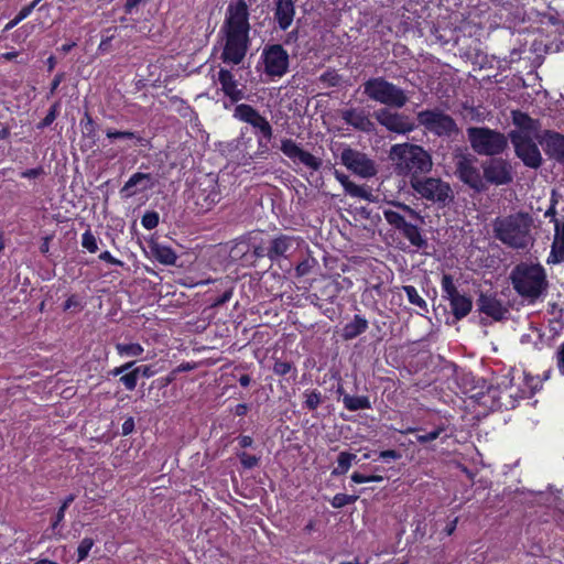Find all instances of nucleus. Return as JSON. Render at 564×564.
I'll return each mask as SVG.
<instances>
[{"label": "nucleus", "mask_w": 564, "mask_h": 564, "mask_svg": "<svg viewBox=\"0 0 564 564\" xmlns=\"http://www.w3.org/2000/svg\"><path fill=\"white\" fill-rule=\"evenodd\" d=\"M375 118L387 130L399 134L412 132L415 128L409 116L392 112L388 108L379 109L375 112Z\"/></svg>", "instance_id": "18"}, {"label": "nucleus", "mask_w": 564, "mask_h": 564, "mask_svg": "<svg viewBox=\"0 0 564 564\" xmlns=\"http://www.w3.org/2000/svg\"><path fill=\"white\" fill-rule=\"evenodd\" d=\"M446 431V425L444 423L438 424L434 430L425 434L416 435V442L424 445L436 438L441 437V435Z\"/></svg>", "instance_id": "43"}, {"label": "nucleus", "mask_w": 564, "mask_h": 564, "mask_svg": "<svg viewBox=\"0 0 564 564\" xmlns=\"http://www.w3.org/2000/svg\"><path fill=\"white\" fill-rule=\"evenodd\" d=\"M151 256L161 264L174 265L176 262V253L171 247L163 246L159 242L151 241L149 243Z\"/></svg>", "instance_id": "30"}, {"label": "nucleus", "mask_w": 564, "mask_h": 564, "mask_svg": "<svg viewBox=\"0 0 564 564\" xmlns=\"http://www.w3.org/2000/svg\"><path fill=\"white\" fill-rule=\"evenodd\" d=\"M302 242L304 240L299 236L288 234L272 236L270 239L269 259L272 262H278L282 258L288 259L300 248Z\"/></svg>", "instance_id": "17"}, {"label": "nucleus", "mask_w": 564, "mask_h": 564, "mask_svg": "<svg viewBox=\"0 0 564 564\" xmlns=\"http://www.w3.org/2000/svg\"><path fill=\"white\" fill-rule=\"evenodd\" d=\"M554 239L546 262L549 264H558L564 262V221L561 224L555 219Z\"/></svg>", "instance_id": "27"}, {"label": "nucleus", "mask_w": 564, "mask_h": 564, "mask_svg": "<svg viewBox=\"0 0 564 564\" xmlns=\"http://www.w3.org/2000/svg\"><path fill=\"white\" fill-rule=\"evenodd\" d=\"M343 119L347 124L361 131H368L371 126V122L365 111L356 108L345 110L343 112Z\"/></svg>", "instance_id": "31"}, {"label": "nucleus", "mask_w": 564, "mask_h": 564, "mask_svg": "<svg viewBox=\"0 0 564 564\" xmlns=\"http://www.w3.org/2000/svg\"><path fill=\"white\" fill-rule=\"evenodd\" d=\"M231 297H232V290L231 289L226 290L221 295L215 297L212 301V306L219 307V306L224 305L225 303H227Z\"/></svg>", "instance_id": "61"}, {"label": "nucleus", "mask_w": 564, "mask_h": 564, "mask_svg": "<svg viewBox=\"0 0 564 564\" xmlns=\"http://www.w3.org/2000/svg\"><path fill=\"white\" fill-rule=\"evenodd\" d=\"M513 290L523 299L535 301L547 289L545 269L540 263H518L510 273Z\"/></svg>", "instance_id": "4"}, {"label": "nucleus", "mask_w": 564, "mask_h": 564, "mask_svg": "<svg viewBox=\"0 0 564 564\" xmlns=\"http://www.w3.org/2000/svg\"><path fill=\"white\" fill-rule=\"evenodd\" d=\"M175 380H176V371L172 370L165 377H160L156 380H154L153 384H155L159 389H164V388L169 387Z\"/></svg>", "instance_id": "57"}, {"label": "nucleus", "mask_w": 564, "mask_h": 564, "mask_svg": "<svg viewBox=\"0 0 564 564\" xmlns=\"http://www.w3.org/2000/svg\"><path fill=\"white\" fill-rule=\"evenodd\" d=\"M45 174L44 167L42 165H39L33 169L24 170L20 173V177L28 178V180H34L40 176H43Z\"/></svg>", "instance_id": "55"}, {"label": "nucleus", "mask_w": 564, "mask_h": 564, "mask_svg": "<svg viewBox=\"0 0 564 564\" xmlns=\"http://www.w3.org/2000/svg\"><path fill=\"white\" fill-rule=\"evenodd\" d=\"M116 28H107L102 31L101 41L98 45V52L106 53L111 48V42L115 39Z\"/></svg>", "instance_id": "46"}, {"label": "nucleus", "mask_w": 564, "mask_h": 564, "mask_svg": "<svg viewBox=\"0 0 564 564\" xmlns=\"http://www.w3.org/2000/svg\"><path fill=\"white\" fill-rule=\"evenodd\" d=\"M476 305L480 314L490 317L495 322H501L508 318L509 307L503 303L497 292H480Z\"/></svg>", "instance_id": "15"}, {"label": "nucleus", "mask_w": 564, "mask_h": 564, "mask_svg": "<svg viewBox=\"0 0 564 564\" xmlns=\"http://www.w3.org/2000/svg\"><path fill=\"white\" fill-rule=\"evenodd\" d=\"M402 290L406 294L409 303L419 307L423 313L429 312L426 301L419 294L417 290L413 285H403Z\"/></svg>", "instance_id": "38"}, {"label": "nucleus", "mask_w": 564, "mask_h": 564, "mask_svg": "<svg viewBox=\"0 0 564 564\" xmlns=\"http://www.w3.org/2000/svg\"><path fill=\"white\" fill-rule=\"evenodd\" d=\"M511 119L512 123L518 128L516 130L518 133L531 135V133H536L541 127L538 119L531 118L527 112L519 109L511 111Z\"/></svg>", "instance_id": "28"}, {"label": "nucleus", "mask_w": 564, "mask_h": 564, "mask_svg": "<svg viewBox=\"0 0 564 564\" xmlns=\"http://www.w3.org/2000/svg\"><path fill=\"white\" fill-rule=\"evenodd\" d=\"M83 307H84V304L82 302V299L77 294H72L70 296H68L67 300L63 304L64 311H72V310L80 311Z\"/></svg>", "instance_id": "53"}, {"label": "nucleus", "mask_w": 564, "mask_h": 564, "mask_svg": "<svg viewBox=\"0 0 564 564\" xmlns=\"http://www.w3.org/2000/svg\"><path fill=\"white\" fill-rule=\"evenodd\" d=\"M416 120L420 126L438 137H451L458 130L455 120L438 108L417 112Z\"/></svg>", "instance_id": "10"}, {"label": "nucleus", "mask_w": 564, "mask_h": 564, "mask_svg": "<svg viewBox=\"0 0 564 564\" xmlns=\"http://www.w3.org/2000/svg\"><path fill=\"white\" fill-rule=\"evenodd\" d=\"M341 163L352 173L361 177H371L377 173L376 165L371 159L351 148L344 149L340 154Z\"/></svg>", "instance_id": "16"}, {"label": "nucleus", "mask_w": 564, "mask_h": 564, "mask_svg": "<svg viewBox=\"0 0 564 564\" xmlns=\"http://www.w3.org/2000/svg\"><path fill=\"white\" fill-rule=\"evenodd\" d=\"M532 217L527 212L498 216L492 221L494 237L512 249H525L531 236Z\"/></svg>", "instance_id": "3"}, {"label": "nucleus", "mask_w": 564, "mask_h": 564, "mask_svg": "<svg viewBox=\"0 0 564 564\" xmlns=\"http://www.w3.org/2000/svg\"><path fill=\"white\" fill-rule=\"evenodd\" d=\"M271 238V236L264 235L263 231L249 232L247 237L248 251L251 252L256 259H269Z\"/></svg>", "instance_id": "25"}, {"label": "nucleus", "mask_w": 564, "mask_h": 564, "mask_svg": "<svg viewBox=\"0 0 564 564\" xmlns=\"http://www.w3.org/2000/svg\"><path fill=\"white\" fill-rule=\"evenodd\" d=\"M79 126L82 128V133L85 139H88L91 145H95L97 142L96 130L97 124L89 112H85L84 117L80 119Z\"/></svg>", "instance_id": "35"}, {"label": "nucleus", "mask_w": 564, "mask_h": 564, "mask_svg": "<svg viewBox=\"0 0 564 564\" xmlns=\"http://www.w3.org/2000/svg\"><path fill=\"white\" fill-rule=\"evenodd\" d=\"M303 409L315 411L323 403V394L317 389H306L303 392Z\"/></svg>", "instance_id": "37"}, {"label": "nucleus", "mask_w": 564, "mask_h": 564, "mask_svg": "<svg viewBox=\"0 0 564 564\" xmlns=\"http://www.w3.org/2000/svg\"><path fill=\"white\" fill-rule=\"evenodd\" d=\"M364 94L373 101L388 107L402 108L409 98L405 91L384 77H371L364 85Z\"/></svg>", "instance_id": "6"}, {"label": "nucleus", "mask_w": 564, "mask_h": 564, "mask_svg": "<svg viewBox=\"0 0 564 564\" xmlns=\"http://www.w3.org/2000/svg\"><path fill=\"white\" fill-rule=\"evenodd\" d=\"M138 375L134 368L128 372L120 375L119 382L123 384L128 391H133L138 384Z\"/></svg>", "instance_id": "47"}, {"label": "nucleus", "mask_w": 564, "mask_h": 564, "mask_svg": "<svg viewBox=\"0 0 564 564\" xmlns=\"http://www.w3.org/2000/svg\"><path fill=\"white\" fill-rule=\"evenodd\" d=\"M99 260L105 261L108 264L121 267L123 265V262L117 258H115L109 251H102L98 256Z\"/></svg>", "instance_id": "62"}, {"label": "nucleus", "mask_w": 564, "mask_h": 564, "mask_svg": "<svg viewBox=\"0 0 564 564\" xmlns=\"http://www.w3.org/2000/svg\"><path fill=\"white\" fill-rule=\"evenodd\" d=\"M66 509L59 506L55 514L51 519V530L57 534L59 533V529L62 528V522L65 519Z\"/></svg>", "instance_id": "52"}, {"label": "nucleus", "mask_w": 564, "mask_h": 564, "mask_svg": "<svg viewBox=\"0 0 564 564\" xmlns=\"http://www.w3.org/2000/svg\"><path fill=\"white\" fill-rule=\"evenodd\" d=\"M155 185L154 178L150 173L137 172L130 176L120 189L123 198L134 196L137 193L152 189Z\"/></svg>", "instance_id": "24"}, {"label": "nucleus", "mask_w": 564, "mask_h": 564, "mask_svg": "<svg viewBox=\"0 0 564 564\" xmlns=\"http://www.w3.org/2000/svg\"><path fill=\"white\" fill-rule=\"evenodd\" d=\"M341 402L348 411L355 412L359 410H369L372 408L370 398L368 395H350L344 394Z\"/></svg>", "instance_id": "33"}, {"label": "nucleus", "mask_w": 564, "mask_h": 564, "mask_svg": "<svg viewBox=\"0 0 564 564\" xmlns=\"http://www.w3.org/2000/svg\"><path fill=\"white\" fill-rule=\"evenodd\" d=\"M192 198L197 214L209 212L221 199V193L217 180L206 177L200 181L193 191Z\"/></svg>", "instance_id": "14"}, {"label": "nucleus", "mask_w": 564, "mask_h": 564, "mask_svg": "<svg viewBox=\"0 0 564 564\" xmlns=\"http://www.w3.org/2000/svg\"><path fill=\"white\" fill-rule=\"evenodd\" d=\"M234 117L241 122L250 124L257 139H272L273 128L269 120L258 109L248 104H239L235 107Z\"/></svg>", "instance_id": "13"}, {"label": "nucleus", "mask_w": 564, "mask_h": 564, "mask_svg": "<svg viewBox=\"0 0 564 564\" xmlns=\"http://www.w3.org/2000/svg\"><path fill=\"white\" fill-rule=\"evenodd\" d=\"M106 135L108 139H127V140H134L135 145L139 147H148L150 145V140L142 137L139 132L135 131H129V130H115V129H107Z\"/></svg>", "instance_id": "34"}, {"label": "nucleus", "mask_w": 564, "mask_h": 564, "mask_svg": "<svg viewBox=\"0 0 564 564\" xmlns=\"http://www.w3.org/2000/svg\"><path fill=\"white\" fill-rule=\"evenodd\" d=\"M239 458L240 464L246 469H252L259 464V457L256 455L248 454L246 452H239L236 454Z\"/></svg>", "instance_id": "50"}, {"label": "nucleus", "mask_w": 564, "mask_h": 564, "mask_svg": "<svg viewBox=\"0 0 564 564\" xmlns=\"http://www.w3.org/2000/svg\"><path fill=\"white\" fill-rule=\"evenodd\" d=\"M344 191L351 197L370 200L371 193L366 187L357 185L352 181H349L347 184H345Z\"/></svg>", "instance_id": "40"}, {"label": "nucleus", "mask_w": 564, "mask_h": 564, "mask_svg": "<svg viewBox=\"0 0 564 564\" xmlns=\"http://www.w3.org/2000/svg\"><path fill=\"white\" fill-rule=\"evenodd\" d=\"M64 79H65V73L64 72H59V73H57L54 76V78H53V80L51 82V85H50V94H48L47 98H50L51 96H53L56 93L58 86L61 85V83Z\"/></svg>", "instance_id": "63"}, {"label": "nucleus", "mask_w": 564, "mask_h": 564, "mask_svg": "<svg viewBox=\"0 0 564 564\" xmlns=\"http://www.w3.org/2000/svg\"><path fill=\"white\" fill-rule=\"evenodd\" d=\"M61 110V101L57 100L53 105H51L46 116L36 123V129L44 130L45 128L50 127L59 115Z\"/></svg>", "instance_id": "41"}, {"label": "nucleus", "mask_w": 564, "mask_h": 564, "mask_svg": "<svg viewBox=\"0 0 564 564\" xmlns=\"http://www.w3.org/2000/svg\"><path fill=\"white\" fill-rule=\"evenodd\" d=\"M467 137L471 149L479 155H499L508 148L509 135L488 127H470Z\"/></svg>", "instance_id": "5"}, {"label": "nucleus", "mask_w": 564, "mask_h": 564, "mask_svg": "<svg viewBox=\"0 0 564 564\" xmlns=\"http://www.w3.org/2000/svg\"><path fill=\"white\" fill-rule=\"evenodd\" d=\"M80 243H82V247L90 253H95L98 251L97 238L93 234L90 228H88L85 232H83Z\"/></svg>", "instance_id": "44"}, {"label": "nucleus", "mask_w": 564, "mask_h": 564, "mask_svg": "<svg viewBox=\"0 0 564 564\" xmlns=\"http://www.w3.org/2000/svg\"><path fill=\"white\" fill-rule=\"evenodd\" d=\"M160 223V216L158 212L150 210L145 212L141 218V225L148 230H152L158 227Z\"/></svg>", "instance_id": "49"}, {"label": "nucleus", "mask_w": 564, "mask_h": 564, "mask_svg": "<svg viewBox=\"0 0 564 564\" xmlns=\"http://www.w3.org/2000/svg\"><path fill=\"white\" fill-rule=\"evenodd\" d=\"M272 371L275 376L283 378L288 382H295L297 378V368L293 361L274 359Z\"/></svg>", "instance_id": "32"}, {"label": "nucleus", "mask_w": 564, "mask_h": 564, "mask_svg": "<svg viewBox=\"0 0 564 564\" xmlns=\"http://www.w3.org/2000/svg\"><path fill=\"white\" fill-rule=\"evenodd\" d=\"M358 496L355 495H346V494H336L330 500L332 507L336 509H340L347 505H352L357 501Z\"/></svg>", "instance_id": "48"}, {"label": "nucleus", "mask_w": 564, "mask_h": 564, "mask_svg": "<svg viewBox=\"0 0 564 564\" xmlns=\"http://www.w3.org/2000/svg\"><path fill=\"white\" fill-rule=\"evenodd\" d=\"M341 76L334 68L326 69L321 76L319 82L327 87H337L340 85Z\"/></svg>", "instance_id": "42"}, {"label": "nucleus", "mask_w": 564, "mask_h": 564, "mask_svg": "<svg viewBox=\"0 0 564 564\" xmlns=\"http://www.w3.org/2000/svg\"><path fill=\"white\" fill-rule=\"evenodd\" d=\"M386 221L397 230L410 245L417 250H425L429 247L427 238L423 234V229L408 221L405 216L393 209H383Z\"/></svg>", "instance_id": "8"}, {"label": "nucleus", "mask_w": 564, "mask_h": 564, "mask_svg": "<svg viewBox=\"0 0 564 564\" xmlns=\"http://www.w3.org/2000/svg\"><path fill=\"white\" fill-rule=\"evenodd\" d=\"M115 347L121 357H140L144 351V348L139 343H117Z\"/></svg>", "instance_id": "39"}, {"label": "nucleus", "mask_w": 564, "mask_h": 564, "mask_svg": "<svg viewBox=\"0 0 564 564\" xmlns=\"http://www.w3.org/2000/svg\"><path fill=\"white\" fill-rule=\"evenodd\" d=\"M314 262V259H304L301 262H299L297 265L295 267L296 276L301 278L307 275L311 272Z\"/></svg>", "instance_id": "54"}, {"label": "nucleus", "mask_w": 564, "mask_h": 564, "mask_svg": "<svg viewBox=\"0 0 564 564\" xmlns=\"http://www.w3.org/2000/svg\"><path fill=\"white\" fill-rule=\"evenodd\" d=\"M456 174L458 178L476 192H482L485 184L479 170L468 156H462L456 163Z\"/></svg>", "instance_id": "21"}, {"label": "nucleus", "mask_w": 564, "mask_h": 564, "mask_svg": "<svg viewBox=\"0 0 564 564\" xmlns=\"http://www.w3.org/2000/svg\"><path fill=\"white\" fill-rule=\"evenodd\" d=\"M369 327L367 318L362 315L355 314L349 323H346L341 329L344 340H352L366 333Z\"/></svg>", "instance_id": "29"}, {"label": "nucleus", "mask_w": 564, "mask_h": 564, "mask_svg": "<svg viewBox=\"0 0 564 564\" xmlns=\"http://www.w3.org/2000/svg\"><path fill=\"white\" fill-rule=\"evenodd\" d=\"M357 456L349 452H340L337 457V466L332 470V475L335 477L345 475L352 463L356 460Z\"/></svg>", "instance_id": "36"}, {"label": "nucleus", "mask_w": 564, "mask_h": 564, "mask_svg": "<svg viewBox=\"0 0 564 564\" xmlns=\"http://www.w3.org/2000/svg\"><path fill=\"white\" fill-rule=\"evenodd\" d=\"M556 366L558 372L564 376V341L558 346L556 351Z\"/></svg>", "instance_id": "64"}, {"label": "nucleus", "mask_w": 564, "mask_h": 564, "mask_svg": "<svg viewBox=\"0 0 564 564\" xmlns=\"http://www.w3.org/2000/svg\"><path fill=\"white\" fill-rule=\"evenodd\" d=\"M95 545V540L93 538H84L78 546H77V562H83L85 561L88 555H89V552L91 551L93 546Z\"/></svg>", "instance_id": "45"}, {"label": "nucleus", "mask_w": 564, "mask_h": 564, "mask_svg": "<svg viewBox=\"0 0 564 564\" xmlns=\"http://www.w3.org/2000/svg\"><path fill=\"white\" fill-rule=\"evenodd\" d=\"M142 2H145V0H126L123 4L124 14L131 15L134 12H138V8Z\"/></svg>", "instance_id": "60"}, {"label": "nucleus", "mask_w": 564, "mask_h": 564, "mask_svg": "<svg viewBox=\"0 0 564 564\" xmlns=\"http://www.w3.org/2000/svg\"><path fill=\"white\" fill-rule=\"evenodd\" d=\"M443 297L448 300L451 311L455 319L465 318L473 310V301L468 295L458 292L451 274H443L441 280Z\"/></svg>", "instance_id": "11"}, {"label": "nucleus", "mask_w": 564, "mask_h": 564, "mask_svg": "<svg viewBox=\"0 0 564 564\" xmlns=\"http://www.w3.org/2000/svg\"><path fill=\"white\" fill-rule=\"evenodd\" d=\"M294 0H275L274 20L280 30L286 31L291 26L294 20Z\"/></svg>", "instance_id": "26"}, {"label": "nucleus", "mask_w": 564, "mask_h": 564, "mask_svg": "<svg viewBox=\"0 0 564 564\" xmlns=\"http://www.w3.org/2000/svg\"><path fill=\"white\" fill-rule=\"evenodd\" d=\"M485 180L496 186L507 185L512 182L510 163L505 159H491L482 165Z\"/></svg>", "instance_id": "19"}, {"label": "nucleus", "mask_w": 564, "mask_h": 564, "mask_svg": "<svg viewBox=\"0 0 564 564\" xmlns=\"http://www.w3.org/2000/svg\"><path fill=\"white\" fill-rule=\"evenodd\" d=\"M509 140L513 145L516 156L523 163L524 166L533 170H538L542 166V154L531 135H528L527 133H518L517 131H510Z\"/></svg>", "instance_id": "9"}, {"label": "nucleus", "mask_w": 564, "mask_h": 564, "mask_svg": "<svg viewBox=\"0 0 564 564\" xmlns=\"http://www.w3.org/2000/svg\"><path fill=\"white\" fill-rule=\"evenodd\" d=\"M250 30V11L247 1L229 2L220 29L225 40L220 58L225 64L242 63L251 44Z\"/></svg>", "instance_id": "1"}, {"label": "nucleus", "mask_w": 564, "mask_h": 564, "mask_svg": "<svg viewBox=\"0 0 564 564\" xmlns=\"http://www.w3.org/2000/svg\"><path fill=\"white\" fill-rule=\"evenodd\" d=\"M280 150L293 162L299 161L313 171H318L322 167V160L319 158H316L308 151L303 150L292 139H282Z\"/></svg>", "instance_id": "20"}, {"label": "nucleus", "mask_w": 564, "mask_h": 564, "mask_svg": "<svg viewBox=\"0 0 564 564\" xmlns=\"http://www.w3.org/2000/svg\"><path fill=\"white\" fill-rule=\"evenodd\" d=\"M134 365H135V361H128L119 367H116V368L109 370L108 375L112 376V377H118L124 372L132 370Z\"/></svg>", "instance_id": "59"}, {"label": "nucleus", "mask_w": 564, "mask_h": 564, "mask_svg": "<svg viewBox=\"0 0 564 564\" xmlns=\"http://www.w3.org/2000/svg\"><path fill=\"white\" fill-rule=\"evenodd\" d=\"M539 143L549 159L564 164V134L554 130H544Z\"/></svg>", "instance_id": "22"}, {"label": "nucleus", "mask_w": 564, "mask_h": 564, "mask_svg": "<svg viewBox=\"0 0 564 564\" xmlns=\"http://www.w3.org/2000/svg\"><path fill=\"white\" fill-rule=\"evenodd\" d=\"M410 186L414 193L421 198L438 208H444L454 199V193L451 185L440 177L423 175L421 178L410 180Z\"/></svg>", "instance_id": "7"}, {"label": "nucleus", "mask_w": 564, "mask_h": 564, "mask_svg": "<svg viewBox=\"0 0 564 564\" xmlns=\"http://www.w3.org/2000/svg\"><path fill=\"white\" fill-rule=\"evenodd\" d=\"M392 205L394 207H397L398 209L402 210L411 219H415V220H419L421 223L424 221L423 217L421 216V214L417 210H415L414 208H412L410 205H406L405 203H401V202H393Z\"/></svg>", "instance_id": "51"}, {"label": "nucleus", "mask_w": 564, "mask_h": 564, "mask_svg": "<svg viewBox=\"0 0 564 564\" xmlns=\"http://www.w3.org/2000/svg\"><path fill=\"white\" fill-rule=\"evenodd\" d=\"M389 159L398 176L410 180L421 178L433 167L431 154L421 145L404 142L393 144L389 151Z\"/></svg>", "instance_id": "2"}, {"label": "nucleus", "mask_w": 564, "mask_h": 564, "mask_svg": "<svg viewBox=\"0 0 564 564\" xmlns=\"http://www.w3.org/2000/svg\"><path fill=\"white\" fill-rule=\"evenodd\" d=\"M134 370L137 371L138 378L140 376L144 378H151L158 372L152 365H141L139 367H134Z\"/></svg>", "instance_id": "58"}, {"label": "nucleus", "mask_w": 564, "mask_h": 564, "mask_svg": "<svg viewBox=\"0 0 564 564\" xmlns=\"http://www.w3.org/2000/svg\"><path fill=\"white\" fill-rule=\"evenodd\" d=\"M217 80L221 87V91L232 104H237L246 98L243 87H239L240 84L231 70L220 68L218 70Z\"/></svg>", "instance_id": "23"}, {"label": "nucleus", "mask_w": 564, "mask_h": 564, "mask_svg": "<svg viewBox=\"0 0 564 564\" xmlns=\"http://www.w3.org/2000/svg\"><path fill=\"white\" fill-rule=\"evenodd\" d=\"M261 59L264 65V74L269 77L281 78L289 72V53L281 44L265 45L261 53Z\"/></svg>", "instance_id": "12"}, {"label": "nucleus", "mask_w": 564, "mask_h": 564, "mask_svg": "<svg viewBox=\"0 0 564 564\" xmlns=\"http://www.w3.org/2000/svg\"><path fill=\"white\" fill-rule=\"evenodd\" d=\"M272 139H261V138L257 139L258 149L254 154L256 158H260V159L267 158V155L269 154V151H270L269 142Z\"/></svg>", "instance_id": "56"}]
</instances>
